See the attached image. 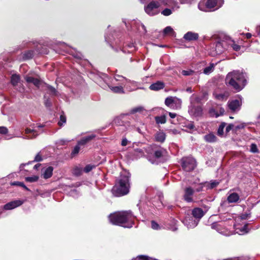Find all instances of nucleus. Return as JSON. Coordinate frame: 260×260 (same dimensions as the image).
Wrapping results in <instances>:
<instances>
[{
    "label": "nucleus",
    "mask_w": 260,
    "mask_h": 260,
    "mask_svg": "<svg viewBox=\"0 0 260 260\" xmlns=\"http://www.w3.org/2000/svg\"><path fill=\"white\" fill-rule=\"evenodd\" d=\"M135 216L131 211H122L111 214L109 219L113 224L131 228L133 224Z\"/></svg>",
    "instance_id": "obj_1"
},
{
    "label": "nucleus",
    "mask_w": 260,
    "mask_h": 260,
    "mask_svg": "<svg viewBox=\"0 0 260 260\" xmlns=\"http://www.w3.org/2000/svg\"><path fill=\"white\" fill-rule=\"evenodd\" d=\"M225 82L238 91L241 90L246 82L245 74L239 71H234L226 75Z\"/></svg>",
    "instance_id": "obj_2"
},
{
    "label": "nucleus",
    "mask_w": 260,
    "mask_h": 260,
    "mask_svg": "<svg viewBox=\"0 0 260 260\" xmlns=\"http://www.w3.org/2000/svg\"><path fill=\"white\" fill-rule=\"evenodd\" d=\"M129 173L123 172L121 174L120 179L112 189L113 193L116 196L126 194L129 192Z\"/></svg>",
    "instance_id": "obj_3"
},
{
    "label": "nucleus",
    "mask_w": 260,
    "mask_h": 260,
    "mask_svg": "<svg viewBox=\"0 0 260 260\" xmlns=\"http://www.w3.org/2000/svg\"><path fill=\"white\" fill-rule=\"evenodd\" d=\"M223 3V0H201L198 5L199 9L203 11H208L212 9H217Z\"/></svg>",
    "instance_id": "obj_4"
},
{
    "label": "nucleus",
    "mask_w": 260,
    "mask_h": 260,
    "mask_svg": "<svg viewBox=\"0 0 260 260\" xmlns=\"http://www.w3.org/2000/svg\"><path fill=\"white\" fill-rule=\"evenodd\" d=\"M161 3L159 1H152L144 7L145 12L150 16H154L160 12Z\"/></svg>",
    "instance_id": "obj_5"
},
{
    "label": "nucleus",
    "mask_w": 260,
    "mask_h": 260,
    "mask_svg": "<svg viewBox=\"0 0 260 260\" xmlns=\"http://www.w3.org/2000/svg\"><path fill=\"white\" fill-rule=\"evenodd\" d=\"M181 162L182 167L185 171H191L196 167V160L192 157L183 158Z\"/></svg>",
    "instance_id": "obj_6"
},
{
    "label": "nucleus",
    "mask_w": 260,
    "mask_h": 260,
    "mask_svg": "<svg viewBox=\"0 0 260 260\" xmlns=\"http://www.w3.org/2000/svg\"><path fill=\"white\" fill-rule=\"evenodd\" d=\"M174 103L177 104V108H181L182 101L180 99L176 97L170 96L167 98L165 100V104L170 108H174Z\"/></svg>",
    "instance_id": "obj_7"
},
{
    "label": "nucleus",
    "mask_w": 260,
    "mask_h": 260,
    "mask_svg": "<svg viewBox=\"0 0 260 260\" xmlns=\"http://www.w3.org/2000/svg\"><path fill=\"white\" fill-rule=\"evenodd\" d=\"M191 106L189 108L188 112L191 115L195 117L200 116L202 115V108L200 106H196L191 102Z\"/></svg>",
    "instance_id": "obj_8"
},
{
    "label": "nucleus",
    "mask_w": 260,
    "mask_h": 260,
    "mask_svg": "<svg viewBox=\"0 0 260 260\" xmlns=\"http://www.w3.org/2000/svg\"><path fill=\"white\" fill-rule=\"evenodd\" d=\"M183 223L188 228H194L198 225L199 222L198 220L193 219V217L188 216L185 218Z\"/></svg>",
    "instance_id": "obj_9"
},
{
    "label": "nucleus",
    "mask_w": 260,
    "mask_h": 260,
    "mask_svg": "<svg viewBox=\"0 0 260 260\" xmlns=\"http://www.w3.org/2000/svg\"><path fill=\"white\" fill-rule=\"evenodd\" d=\"M194 192V190L190 187H188L185 188L184 193L183 195L184 200L187 202H191L193 201L192 195Z\"/></svg>",
    "instance_id": "obj_10"
},
{
    "label": "nucleus",
    "mask_w": 260,
    "mask_h": 260,
    "mask_svg": "<svg viewBox=\"0 0 260 260\" xmlns=\"http://www.w3.org/2000/svg\"><path fill=\"white\" fill-rule=\"evenodd\" d=\"M23 203V201L19 200L13 201L5 205L4 208L5 210H12L21 206Z\"/></svg>",
    "instance_id": "obj_11"
},
{
    "label": "nucleus",
    "mask_w": 260,
    "mask_h": 260,
    "mask_svg": "<svg viewBox=\"0 0 260 260\" xmlns=\"http://www.w3.org/2000/svg\"><path fill=\"white\" fill-rule=\"evenodd\" d=\"M24 79L27 83H31L37 87H39L41 83V81L39 79L32 77L29 74L26 75Z\"/></svg>",
    "instance_id": "obj_12"
},
{
    "label": "nucleus",
    "mask_w": 260,
    "mask_h": 260,
    "mask_svg": "<svg viewBox=\"0 0 260 260\" xmlns=\"http://www.w3.org/2000/svg\"><path fill=\"white\" fill-rule=\"evenodd\" d=\"M207 210L204 211L201 208H195L192 210V215L196 220H198V222L200 219L204 215Z\"/></svg>",
    "instance_id": "obj_13"
},
{
    "label": "nucleus",
    "mask_w": 260,
    "mask_h": 260,
    "mask_svg": "<svg viewBox=\"0 0 260 260\" xmlns=\"http://www.w3.org/2000/svg\"><path fill=\"white\" fill-rule=\"evenodd\" d=\"M241 105V102L238 100H235L228 102L229 109L233 111L239 110Z\"/></svg>",
    "instance_id": "obj_14"
},
{
    "label": "nucleus",
    "mask_w": 260,
    "mask_h": 260,
    "mask_svg": "<svg viewBox=\"0 0 260 260\" xmlns=\"http://www.w3.org/2000/svg\"><path fill=\"white\" fill-rule=\"evenodd\" d=\"M224 43H225L224 42H217L216 43L214 47L215 49L214 52L212 53L213 55L221 54L223 51Z\"/></svg>",
    "instance_id": "obj_15"
},
{
    "label": "nucleus",
    "mask_w": 260,
    "mask_h": 260,
    "mask_svg": "<svg viewBox=\"0 0 260 260\" xmlns=\"http://www.w3.org/2000/svg\"><path fill=\"white\" fill-rule=\"evenodd\" d=\"M25 133L28 135L26 137H23V139H33L36 138L39 135L36 130L31 129L29 128H26L25 129Z\"/></svg>",
    "instance_id": "obj_16"
},
{
    "label": "nucleus",
    "mask_w": 260,
    "mask_h": 260,
    "mask_svg": "<svg viewBox=\"0 0 260 260\" xmlns=\"http://www.w3.org/2000/svg\"><path fill=\"white\" fill-rule=\"evenodd\" d=\"M96 137L95 135L91 134L90 135L82 138L80 140L78 141V144L81 146L84 145L91 141Z\"/></svg>",
    "instance_id": "obj_17"
},
{
    "label": "nucleus",
    "mask_w": 260,
    "mask_h": 260,
    "mask_svg": "<svg viewBox=\"0 0 260 260\" xmlns=\"http://www.w3.org/2000/svg\"><path fill=\"white\" fill-rule=\"evenodd\" d=\"M199 35L197 33L188 31L184 36V39L187 41H194L198 39Z\"/></svg>",
    "instance_id": "obj_18"
},
{
    "label": "nucleus",
    "mask_w": 260,
    "mask_h": 260,
    "mask_svg": "<svg viewBox=\"0 0 260 260\" xmlns=\"http://www.w3.org/2000/svg\"><path fill=\"white\" fill-rule=\"evenodd\" d=\"M159 1L160 2L161 5L163 4L165 6H169L173 10L175 9L177 4L174 0H159Z\"/></svg>",
    "instance_id": "obj_19"
},
{
    "label": "nucleus",
    "mask_w": 260,
    "mask_h": 260,
    "mask_svg": "<svg viewBox=\"0 0 260 260\" xmlns=\"http://www.w3.org/2000/svg\"><path fill=\"white\" fill-rule=\"evenodd\" d=\"M164 87L165 84L162 82L157 81L156 83L152 84L150 86L149 88L152 90L157 91L164 88Z\"/></svg>",
    "instance_id": "obj_20"
},
{
    "label": "nucleus",
    "mask_w": 260,
    "mask_h": 260,
    "mask_svg": "<svg viewBox=\"0 0 260 260\" xmlns=\"http://www.w3.org/2000/svg\"><path fill=\"white\" fill-rule=\"evenodd\" d=\"M166 137L165 133L161 131L157 132L154 136L155 140L160 143H162L165 141Z\"/></svg>",
    "instance_id": "obj_21"
},
{
    "label": "nucleus",
    "mask_w": 260,
    "mask_h": 260,
    "mask_svg": "<svg viewBox=\"0 0 260 260\" xmlns=\"http://www.w3.org/2000/svg\"><path fill=\"white\" fill-rule=\"evenodd\" d=\"M53 170V169L52 167H49L46 168L42 174L44 178L48 179L50 178L52 175Z\"/></svg>",
    "instance_id": "obj_22"
},
{
    "label": "nucleus",
    "mask_w": 260,
    "mask_h": 260,
    "mask_svg": "<svg viewBox=\"0 0 260 260\" xmlns=\"http://www.w3.org/2000/svg\"><path fill=\"white\" fill-rule=\"evenodd\" d=\"M239 200V196L236 193H232L228 197V201L229 203H236Z\"/></svg>",
    "instance_id": "obj_23"
},
{
    "label": "nucleus",
    "mask_w": 260,
    "mask_h": 260,
    "mask_svg": "<svg viewBox=\"0 0 260 260\" xmlns=\"http://www.w3.org/2000/svg\"><path fill=\"white\" fill-rule=\"evenodd\" d=\"M164 35H169L171 37H175L176 33L171 26L166 27L163 31Z\"/></svg>",
    "instance_id": "obj_24"
},
{
    "label": "nucleus",
    "mask_w": 260,
    "mask_h": 260,
    "mask_svg": "<svg viewBox=\"0 0 260 260\" xmlns=\"http://www.w3.org/2000/svg\"><path fill=\"white\" fill-rule=\"evenodd\" d=\"M219 182L216 180H211L210 182H206L204 183L205 186L207 189H212L216 187L219 184Z\"/></svg>",
    "instance_id": "obj_25"
},
{
    "label": "nucleus",
    "mask_w": 260,
    "mask_h": 260,
    "mask_svg": "<svg viewBox=\"0 0 260 260\" xmlns=\"http://www.w3.org/2000/svg\"><path fill=\"white\" fill-rule=\"evenodd\" d=\"M115 79L116 81H120L121 82V84L123 85L124 87L126 86V84L128 82H130L131 81L126 79L123 76H121L119 75H116L115 76Z\"/></svg>",
    "instance_id": "obj_26"
},
{
    "label": "nucleus",
    "mask_w": 260,
    "mask_h": 260,
    "mask_svg": "<svg viewBox=\"0 0 260 260\" xmlns=\"http://www.w3.org/2000/svg\"><path fill=\"white\" fill-rule=\"evenodd\" d=\"M123 85L121 84L119 86H111L110 88L111 90L115 93H124Z\"/></svg>",
    "instance_id": "obj_27"
},
{
    "label": "nucleus",
    "mask_w": 260,
    "mask_h": 260,
    "mask_svg": "<svg viewBox=\"0 0 260 260\" xmlns=\"http://www.w3.org/2000/svg\"><path fill=\"white\" fill-rule=\"evenodd\" d=\"M204 139L206 142L212 143L216 141V137L213 134H209L204 136Z\"/></svg>",
    "instance_id": "obj_28"
},
{
    "label": "nucleus",
    "mask_w": 260,
    "mask_h": 260,
    "mask_svg": "<svg viewBox=\"0 0 260 260\" xmlns=\"http://www.w3.org/2000/svg\"><path fill=\"white\" fill-rule=\"evenodd\" d=\"M215 68V64L214 63H210V65L206 67L203 71V73L206 75H209L212 73Z\"/></svg>",
    "instance_id": "obj_29"
},
{
    "label": "nucleus",
    "mask_w": 260,
    "mask_h": 260,
    "mask_svg": "<svg viewBox=\"0 0 260 260\" xmlns=\"http://www.w3.org/2000/svg\"><path fill=\"white\" fill-rule=\"evenodd\" d=\"M20 77L19 75L14 74L11 76V83L14 86H16L20 82Z\"/></svg>",
    "instance_id": "obj_30"
},
{
    "label": "nucleus",
    "mask_w": 260,
    "mask_h": 260,
    "mask_svg": "<svg viewBox=\"0 0 260 260\" xmlns=\"http://www.w3.org/2000/svg\"><path fill=\"white\" fill-rule=\"evenodd\" d=\"M229 96L228 92H225L223 93L216 94H215V98L219 100H226Z\"/></svg>",
    "instance_id": "obj_31"
},
{
    "label": "nucleus",
    "mask_w": 260,
    "mask_h": 260,
    "mask_svg": "<svg viewBox=\"0 0 260 260\" xmlns=\"http://www.w3.org/2000/svg\"><path fill=\"white\" fill-rule=\"evenodd\" d=\"M156 122L158 124H164L166 122V118L165 115L161 116H156L155 117Z\"/></svg>",
    "instance_id": "obj_32"
},
{
    "label": "nucleus",
    "mask_w": 260,
    "mask_h": 260,
    "mask_svg": "<svg viewBox=\"0 0 260 260\" xmlns=\"http://www.w3.org/2000/svg\"><path fill=\"white\" fill-rule=\"evenodd\" d=\"M25 181L29 182H36L39 179V177L36 175H34L31 177H27L25 178Z\"/></svg>",
    "instance_id": "obj_33"
},
{
    "label": "nucleus",
    "mask_w": 260,
    "mask_h": 260,
    "mask_svg": "<svg viewBox=\"0 0 260 260\" xmlns=\"http://www.w3.org/2000/svg\"><path fill=\"white\" fill-rule=\"evenodd\" d=\"M82 172V169L81 168L76 167L73 170V174L75 176H80L81 175Z\"/></svg>",
    "instance_id": "obj_34"
},
{
    "label": "nucleus",
    "mask_w": 260,
    "mask_h": 260,
    "mask_svg": "<svg viewBox=\"0 0 260 260\" xmlns=\"http://www.w3.org/2000/svg\"><path fill=\"white\" fill-rule=\"evenodd\" d=\"M174 10L172 9V8H171V9L166 8L165 9L161 11V13L162 15L164 16H168L170 15L172 13L173 11Z\"/></svg>",
    "instance_id": "obj_35"
},
{
    "label": "nucleus",
    "mask_w": 260,
    "mask_h": 260,
    "mask_svg": "<svg viewBox=\"0 0 260 260\" xmlns=\"http://www.w3.org/2000/svg\"><path fill=\"white\" fill-rule=\"evenodd\" d=\"M80 145H79L78 144V143L77 142V145H76L75 146V147L74 148V149H73L72 151V153H71V155L72 156H75V155L77 154L80 150Z\"/></svg>",
    "instance_id": "obj_36"
},
{
    "label": "nucleus",
    "mask_w": 260,
    "mask_h": 260,
    "mask_svg": "<svg viewBox=\"0 0 260 260\" xmlns=\"http://www.w3.org/2000/svg\"><path fill=\"white\" fill-rule=\"evenodd\" d=\"M66 123V117L65 116L64 114H62L60 116V119L58 122V124L60 126H61Z\"/></svg>",
    "instance_id": "obj_37"
},
{
    "label": "nucleus",
    "mask_w": 260,
    "mask_h": 260,
    "mask_svg": "<svg viewBox=\"0 0 260 260\" xmlns=\"http://www.w3.org/2000/svg\"><path fill=\"white\" fill-rule=\"evenodd\" d=\"M219 112H220V114H217V113L215 112V110L214 109H211V110H210V113L211 114H212V113H214L215 114V117H218L220 115H222V114L224 113V109H223V108H219Z\"/></svg>",
    "instance_id": "obj_38"
},
{
    "label": "nucleus",
    "mask_w": 260,
    "mask_h": 260,
    "mask_svg": "<svg viewBox=\"0 0 260 260\" xmlns=\"http://www.w3.org/2000/svg\"><path fill=\"white\" fill-rule=\"evenodd\" d=\"M33 56V51H28L24 54L23 58L25 59H28L32 58Z\"/></svg>",
    "instance_id": "obj_39"
},
{
    "label": "nucleus",
    "mask_w": 260,
    "mask_h": 260,
    "mask_svg": "<svg viewBox=\"0 0 260 260\" xmlns=\"http://www.w3.org/2000/svg\"><path fill=\"white\" fill-rule=\"evenodd\" d=\"M134 154L138 157H141L143 155L144 153L142 149L137 148L134 150Z\"/></svg>",
    "instance_id": "obj_40"
},
{
    "label": "nucleus",
    "mask_w": 260,
    "mask_h": 260,
    "mask_svg": "<svg viewBox=\"0 0 260 260\" xmlns=\"http://www.w3.org/2000/svg\"><path fill=\"white\" fill-rule=\"evenodd\" d=\"M144 110V108L142 106H139L136 108H134L132 109L131 113H135L136 112H140L143 111Z\"/></svg>",
    "instance_id": "obj_41"
},
{
    "label": "nucleus",
    "mask_w": 260,
    "mask_h": 260,
    "mask_svg": "<svg viewBox=\"0 0 260 260\" xmlns=\"http://www.w3.org/2000/svg\"><path fill=\"white\" fill-rule=\"evenodd\" d=\"M181 73L184 76H191L193 74L194 71L191 70H183Z\"/></svg>",
    "instance_id": "obj_42"
},
{
    "label": "nucleus",
    "mask_w": 260,
    "mask_h": 260,
    "mask_svg": "<svg viewBox=\"0 0 260 260\" xmlns=\"http://www.w3.org/2000/svg\"><path fill=\"white\" fill-rule=\"evenodd\" d=\"M162 153H163L162 149H159L155 151L154 156L157 158H160L162 156Z\"/></svg>",
    "instance_id": "obj_43"
},
{
    "label": "nucleus",
    "mask_w": 260,
    "mask_h": 260,
    "mask_svg": "<svg viewBox=\"0 0 260 260\" xmlns=\"http://www.w3.org/2000/svg\"><path fill=\"white\" fill-rule=\"evenodd\" d=\"M225 125V123H222L220 125L218 129V134L219 135H222L223 133V129L224 128Z\"/></svg>",
    "instance_id": "obj_44"
},
{
    "label": "nucleus",
    "mask_w": 260,
    "mask_h": 260,
    "mask_svg": "<svg viewBox=\"0 0 260 260\" xmlns=\"http://www.w3.org/2000/svg\"><path fill=\"white\" fill-rule=\"evenodd\" d=\"M95 166L94 165H88L84 169V171L86 173H88L91 171Z\"/></svg>",
    "instance_id": "obj_45"
},
{
    "label": "nucleus",
    "mask_w": 260,
    "mask_h": 260,
    "mask_svg": "<svg viewBox=\"0 0 260 260\" xmlns=\"http://www.w3.org/2000/svg\"><path fill=\"white\" fill-rule=\"evenodd\" d=\"M47 89L49 91V93L50 94H52L53 95L56 94L57 91H56V89L52 86L48 85V86H47Z\"/></svg>",
    "instance_id": "obj_46"
},
{
    "label": "nucleus",
    "mask_w": 260,
    "mask_h": 260,
    "mask_svg": "<svg viewBox=\"0 0 260 260\" xmlns=\"http://www.w3.org/2000/svg\"><path fill=\"white\" fill-rule=\"evenodd\" d=\"M250 151L253 153H256L258 152L257 146L255 144H252L250 146Z\"/></svg>",
    "instance_id": "obj_47"
},
{
    "label": "nucleus",
    "mask_w": 260,
    "mask_h": 260,
    "mask_svg": "<svg viewBox=\"0 0 260 260\" xmlns=\"http://www.w3.org/2000/svg\"><path fill=\"white\" fill-rule=\"evenodd\" d=\"M186 127L189 130H193L194 128V125L193 123L191 122H189L186 124Z\"/></svg>",
    "instance_id": "obj_48"
},
{
    "label": "nucleus",
    "mask_w": 260,
    "mask_h": 260,
    "mask_svg": "<svg viewBox=\"0 0 260 260\" xmlns=\"http://www.w3.org/2000/svg\"><path fill=\"white\" fill-rule=\"evenodd\" d=\"M8 132V129L6 127L0 126V134H6Z\"/></svg>",
    "instance_id": "obj_49"
},
{
    "label": "nucleus",
    "mask_w": 260,
    "mask_h": 260,
    "mask_svg": "<svg viewBox=\"0 0 260 260\" xmlns=\"http://www.w3.org/2000/svg\"><path fill=\"white\" fill-rule=\"evenodd\" d=\"M151 228L154 230H158L159 228V226L156 222L154 221H152Z\"/></svg>",
    "instance_id": "obj_50"
},
{
    "label": "nucleus",
    "mask_w": 260,
    "mask_h": 260,
    "mask_svg": "<svg viewBox=\"0 0 260 260\" xmlns=\"http://www.w3.org/2000/svg\"><path fill=\"white\" fill-rule=\"evenodd\" d=\"M233 49L235 51H239L240 49V46L235 43H233L232 45Z\"/></svg>",
    "instance_id": "obj_51"
},
{
    "label": "nucleus",
    "mask_w": 260,
    "mask_h": 260,
    "mask_svg": "<svg viewBox=\"0 0 260 260\" xmlns=\"http://www.w3.org/2000/svg\"><path fill=\"white\" fill-rule=\"evenodd\" d=\"M205 186L204 184H200L198 185V186L196 188V191L197 192H200L203 190V187Z\"/></svg>",
    "instance_id": "obj_52"
},
{
    "label": "nucleus",
    "mask_w": 260,
    "mask_h": 260,
    "mask_svg": "<svg viewBox=\"0 0 260 260\" xmlns=\"http://www.w3.org/2000/svg\"><path fill=\"white\" fill-rule=\"evenodd\" d=\"M42 160V157L40 153H38L35 157V159L33 161H41Z\"/></svg>",
    "instance_id": "obj_53"
},
{
    "label": "nucleus",
    "mask_w": 260,
    "mask_h": 260,
    "mask_svg": "<svg viewBox=\"0 0 260 260\" xmlns=\"http://www.w3.org/2000/svg\"><path fill=\"white\" fill-rule=\"evenodd\" d=\"M247 224H245L244 226L242 228V229L240 230L242 234L247 233L248 232V231L247 230Z\"/></svg>",
    "instance_id": "obj_54"
},
{
    "label": "nucleus",
    "mask_w": 260,
    "mask_h": 260,
    "mask_svg": "<svg viewBox=\"0 0 260 260\" xmlns=\"http://www.w3.org/2000/svg\"><path fill=\"white\" fill-rule=\"evenodd\" d=\"M23 184L24 183L23 182H19V181L14 182L13 183H12V184L13 185H17V186H19L21 187H22L23 186Z\"/></svg>",
    "instance_id": "obj_55"
},
{
    "label": "nucleus",
    "mask_w": 260,
    "mask_h": 260,
    "mask_svg": "<svg viewBox=\"0 0 260 260\" xmlns=\"http://www.w3.org/2000/svg\"><path fill=\"white\" fill-rule=\"evenodd\" d=\"M234 127V125L233 124H230L226 127V132H230L232 129H233Z\"/></svg>",
    "instance_id": "obj_56"
},
{
    "label": "nucleus",
    "mask_w": 260,
    "mask_h": 260,
    "mask_svg": "<svg viewBox=\"0 0 260 260\" xmlns=\"http://www.w3.org/2000/svg\"><path fill=\"white\" fill-rule=\"evenodd\" d=\"M138 258L140 260H149V257L147 256L140 255L138 256Z\"/></svg>",
    "instance_id": "obj_57"
},
{
    "label": "nucleus",
    "mask_w": 260,
    "mask_h": 260,
    "mask_svg": "<svg viewBox=\"0 0 260 260\" xmlns=\"http://www.w3.org/2000/svg\"><path fill=\"white\" fill-rule=\"evenodd\" d=\"M127 144V140L126 139H123L121 142L122 146H126Z\"/></svg>",
    "instance_id": "obj_58"
},
{
    "label": "nucleus",
    "mask_w": 260,
    "mask_h": 260,
    "mask_svg": "<svg viewBox=\"0 0 260 260\" xmlns=\"http://www.w3.org/2000/svg\"><path fill=\"white\" fill-rule=\"evenodd\" d=\"M193 0H180L181 3L188 4L190 3Z\"/></svg>",
    "instance_id": "obj_59"
},
{
    "label": "nucleus",
    "mask_w": 260,
    "mask_h": 260,
    "mask_svg": "<svg viewBox=\"0 0 260 260\" xmlns=\"http://www.w3.org/2000/svg\"><path fill=\"white\" fill-rule=\"evenodd\" d=\"M169 115L171 118H174L176 116V114L174 113L169 112Z\"/></svg>",
    "instance_id": "obj_60"
},
{
    "label": "nucleus",
    "mask_w": 260,
    "mask_h": 260,
    "mask_svg": "<svg viewBox=\"0 0 260 260\" xmlns=\"http://www.w3.org/2000/svg\"><path fill=\"white\" fill-rule=\"evenodd\" d=\"M45 105L47 107H50L51 106V103L48 100H46L45 102Z\"/></svg>",
    "instance_id": "obj_61"
},
{
    "label": "nucleus",
    "mask_w": 260,
    "mask_h": 260,
    "mask_svg": "<svg viewBox=\"0 0 260 260\" xmlns=\"http://www.w3.org/2000/svg\"><path fill=\"white\" fill-rule=\"evenodd\" d=\"M245 35L247 39H249L251 37V34L250 33H246Z\"/></svg>",
    "instance_id": "obj_62"
},
{
    "label": "nucleus",
    "mask_w": 260,
    "mask_h": 260,
    "mask_svg": "<svg viewBox=\"0 0 260 260\" xmlns=\"http://www.w3.org/2000/svg\"><path fill=\"white\" fill-rule=\"evenodd\" d=\"M60 142H62V144H65L70 142V140H61Z\"/></svg>",
    "instance_id": "obj_63"
},
{
    "label": "nucleus",
    "mask_w": 260,
    "mask_h": 260,
    "mask_svg": "<svg viewBox=\"0 0 260 260\" xmlns=\"http://www.w3.org/2000/svg\"><path fill=\"white\" fill-rule=\"evenodd\" d=\"M40 166H41V165H40V164H38L34 166V168L35 169H37L39 167H40Z\"/></svg>",
    "instance_id": "obj_64"
}]
</instances>
